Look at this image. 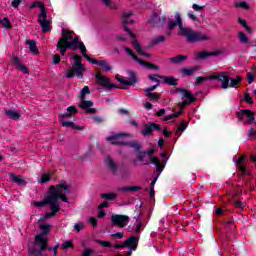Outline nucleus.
Segmentation results:
<instances>
[{
  "instance_id": "obj_1",
  "label": "nucleus",
  "mask_w": 256,
  "mask_h": 256,
  "mask_svg": "<svg viewBox=\"0 0 256 256\" xmlns=\"http://www.w3.org/2000/svg\"><path fill=\"white\" fill-rule=\"evenodd\" d=\"M75 33L73 31L69 30H62V38L58 41L57 47L60 49L61 55H65L67 53V49H72V51H77V49H80L83 57L89 61V63H92L93 65H99L101 67L102 71H111V65H109L108 61L105 60H95L89 55H87V48L85 47V44L83 42H79L78 36H73Z\"/></svg>"
},
{
  "instance_id": "obj_2",
  "label": "nucleus",
  "mask_w": 256,
  "mask_h": 256,
  "mask_svg": "<svg viewBox=\"0 0 256 256\" xmlns=\"http://www.w3.org/2000/svg\"><path fill=\"white\" fill-rule=\"evenodd\" d=\"M69 193V186L66 184L50 186L48 196L44 199V201L34 202L35 207H45V205H50L51 212H48L42 216L39 219V223H41V221H46V219H51V217H55V215L61 211L59 199H61L64 203H68L69 199L67 198V195H69Z\"/></svg>"
},
{
  "instance_id": "obj_3",
  "label": "nucleus",
  "mask_w": 256,
  "mask_h": 256,
  "mask_svg": "<svg viewBox=\"0 0 256 256\" xmlns=\"http://www.w3.org/2000/svg\"><path fill=\"white\" fill-rule=\"evenodd\" d=\"M175 19V22H168L169 31L167 32V35H171V31H173L175 27H178V35H180V37L186 38L188 43H199L201 41H209L211 39V37L205 33L195 31L191 27L183 26V22L181 21V14L176 13Z\"/></svg>"
},
{
  "instance_id": "obj_4",
  "label": "nucleus",
  "mask_w": 256,
  "mask_h": 256,
  "mask_svg": "<svg viewBox=\"0 0 256 256\" xmlns=\"http://www.w3.org/2000/svg\"><path fill=\"white\" fill-rule=\"evenodd\" d=\"M130 79H127L123 76L116 75V80L118 83L122 85V87H117L115 84L111 83V80L107 78L106 76H103V74L97 72L96 73V83L97 85H100V87H104V89H127L129 85H135V74L133 72H130Z\"/></svg>"
},
{
  "instance_id": "obj_5",
  "label": "nucleus",
  "mask_w": 256,
  "mask_h": 256,
  "mask_svg": "<svg viewBox=\"0 0 256 256\" xmlns=\"http://www.w3.org/2000/svg\"><path fill=\"white\" fill-rule=\"evenodd\" d=\"M212 81H219L221 83L222 89H229V87H239L241 83V76H237L235 79H231V74L229 72H215L211 75Z\"/></svg>"
},
{
  "instance_id": "obj_6",
  "label": "nucleus",
  "mask_w": 256,
  "mask_h": 256,
  "mask_svg": "<svg viewBox=\"0 0 256 256\" xmlns=\"http://www.w3.org/2000/svg\"><path fill=\"white\" fill-rule=\"evenodd\" d=\"M132 15L133 14L131 12H125L123 14L122 23L124 25V30L133 39L132 45L135 51H137L138 55H143L144 57H150L148 53L143 52V48H141V45H139V42L135 40V34L132 31H130L129 28H127V25H131L134 23L133 19H131Z\"/></svg>"
},
{
  "instance_id": "obj_7",
  "label": "nucleus",
  "mask_w": 256,
  "mask_h": 256,
  "mask_svg": "<svg viewBox=\"0 0 256 256\" xmlns=\"http://www.w3.org/2000/svg\"><path fill=\"white\" fill-rule=\"evenodd\" d=\"M180 95L183 100L181 103H179L180 110L178 112H174L173 114L166 116L164 118V121H170L171 119H176V117H179L181 113H183L182 109H185L187 105H191V103L195 101V96H193V94H191V92L187 90H181Z\"/></svg>"
},
{
  "instance_id": "obj_8",
  "label": "nucleus",
  "mask_w": 256,
  "mask_h": 256,
  "mask_svg": "<svg viewBox=\"0 0 256 256\" xmlns=\"http://www.w3.org/2000/svg\"><path fill=\"white\" fill-rule=\"evenodd\" d=\"M129 139H131V134L127 133H119L107 137V141L108 143H111V145H129L130 147L139 149V144L136 142H129Z\"/></svg>"
},
{
  "instance_id": "obj_9",
  "label": "nucleus",
  "mask_w": 256,
  "mask_h": 256,
  "mask_svg": "<svg viewBox=\"0 0 256 256\" xmlns=\"http://www.w3.org/2000/svg\"><path fill=\"white\" fill-rule=\"evenodd\" d=\"M35 7L40 8L38 23H40V27L42 28L43 33H49V31H51V22L47 20V10H45V5L43 4V2H34L31 5V8L35 9Z\"/></svg>"
},
{
  "instance_id": "obj_10",
  "label": "nucleus",
  "mask_w": 256,
  "mask_h": 256,
  "mask_svg": "<svg viewBox=\"0 0 256 256\" xmlns=\"http://www.w3.org/2000/svg\"><path fill=\"white\" fill-rule=\"evenodd\" d=\"M86 95H91V90H89V86H85L80 91V103L78 104V107H80V109H84L85 113L93 114L96 111L95 108H91V107H93V101L85 100L86 99Z\"/></svg>"
},
{
  "instance_id": "obj_11",
  "label": "nucleus",
  "mask_w": 256,
  "mask_h": 256,
  "mask_svg": "<svg viewBox=\"0 0 256 256\" xmlns=\"http://www.w3.org/2000/svg\"><path fill=\"white\" fill-rule=\"evenodd\" d=\"M74 64L72 68L68 70V73L66 74V77L68 79H71V77H78L81 79L83 77V71H85V67H83V64H81V56L79 55H73Z\"/></svg>"
},
{
  "instance_id": "obj_12",
  "label": "nucleus",
  "mask_w": 256,
  "mask_h": 256,
  "mask_svg": "<svg viewBox=\"0 0 256 256\" xmlns=\"http://www.w3.org/2000/svg\"><path fill=\"white\" fill-rule=\"evenodd\" d=\"M79 110L77 109V107L75 106H70L66 109V112L64 114H61L59 116L60 119V123H62L63 127H72V129H83L80 126L75 125V123L73 122H69V121H65V119H69V117H73V115H76V113H78Z\"/></svg>"
},
{
  "instance_id": "obj_13",
  "label": "nucleus",
  "mask_w": 256,
  "mask_h": 256,
  "mask_svg": "<svg viewBox=\"0 0 256 256\" xmlns=\"http://www.w3.org/2000/svg\"><path fill=\"white\" fill-rule=\"evenodd\" d=\"M40 229L42 233L35 237V243L40 247L38 253H41V251H45V249H47V234L49 233V229H51V225L40 224Z\"/></svg>"
},
{
  "instance_id": "obj_14",
  "label": "nucleus",
  "mask_w": 256,
  "mask_h": 256,
  "mask_svg": "<svg viewBox=\"0 0 256 256\" xmlns=\"http://www.w3.org/2000/svg\"><path fill=\"white\" fill-rule=\"evenodd\" d=\"M124 51H126V53L132 57V59H134V61H136L137 63H139V65H141L142 67H145V69H152L153 71H159V66L155 65V64H151L149 62H145L141 59H139L137 57V55H135V53H133V50H131V48L128 47H124Z\"/></svg>"
},
{
  "instance_id": "obj_15",
  "label": "nucleus",
  "mask_w": 256,
  "mask_h": 256,
  "mask_svg": "<svg viewBox=\"0 0 256 256\" xmlns=\"http://www.w3.org/2000/svg\"><path fill=\"white\" fill-rule=\"evenodd\" d=\"M238 119L242 123H248L249 125H253V123H255V115L253 112H251V110L247 109L241 110L238 113Z\"/></svg>"
},
{
  "instance_id": "obj_16",
  "label": "nucleus",
  "mask_w": 256,
  "mask_h": 256,
  "mask_svg": "<svg viewBox=\"0 0 256 256\" xmlns=\"http://www.w3.org/2000/svg\"><path fill=\"white\" fill-rule=\"evenodd\" d=\"M129 223V216L125 215H112V225H116L117 227H120L123 229V227H127V224Z\"/></svg>"
},
{
  "instance_id": "obj_17",
  "label": "nucleus",
  "mask_w": 256,
  "mask_h": 256,
  "mask_svg": "<svg viewBox=\"0 0 256 256\" xmlns=\"http://www.w3.org/2000/svg\"><path fill=\"white\" fill-rule=\"evenodd\" d=\"M137 243H138L137 237L132 236L128 238L124 243L116 244L114 247L115 249H123V247H130V249L135 251L137 249Z\"/></svg>"
},
{
  "instance_id": "obj_18",
  "label": "nucleus",
  "mask_w": 256,
  "mask_h": 256,
  "mask_svg": "<svg viewBox=\"0 0 256 256\" xmlns=\"http://www.w3.org/2000/svg\"><path fill=\"white\" fill-rule=\"evenodd\" d=\"M195 59H207V57H217V55H221V52L214 51V52H207V51H199L195 52L194 54Z\"/></svg>"
},
{
  "instance_id": "obj_19",
  "label": "nucleus",
  "mask_w": 256,
  "mask_h": 256,
  "mask_svg": "<svg viewBox=\"0 0 256 256\" xmlns=\"http://www.w3.org/2000/svg\"><path fill=\"white\" fill-rule=\"evenodd\" d=\"M8 176H9L10 181H12V183H16V185H21V186H23V185H26V183H27V182L25 181V178H24V177H22V176H17V175H15L14 173H9Z\"/></svg>"
},
{
  "instance_id": "obj_20",
  "label": "nucleus",
  "mask_w": 256,
  "mask_h": 256,
  "mask_svg": "<svg viewBox=\"0 0 256 256\" xmlns=\"http://www.w3.org/2000/svg\"><path fill=\"white\" fill-rule=\"evenodd\" d=\"M12 63H13V65H15L17 67V69L22 71V73H24V75H29V69L25 65L21 64V61L19 60V58L13 57Z\"/></svg>"
},
{
  "instance_id": "obj_21",
  "label": "nucleus",
  "mask_w": 256,
  "mask_h": 256,
  "mask_svg": "<svg viewBox=\"0 0 256 256\" xmlns=\"http://www.w3.org/2000/svg\"><path fill=\"white\" fill-rule=\"evenodd\" d=\"M153 131H159V125L152 123L149 125H146L144 129L142 130V135H151Z\"/></svg>"
},
{
  "instance_id": "obj_22",
  "label": "nucleus",
  "mask_w": 256,
  "mask_h": 256,
  "mask_svg": "<svg viewBox=\"0 0 256 256\" xmlns=\"http://www.w3.org/2000/svg\"><path fill=\"white\" fill-rule=\"evenodd\" d=\"M244 160H245V158L243 156H240L238 158V160L236 161V165H237L240 173H242V175H249V173H247V168L243 165Z\"/></svg>"
},
{
  "instance_id": "obj_23",
  "label": "nucleus",
  "mask_w": 256,
  "mask_h": 256,
  "mask_svg": "<svg viewBox=\"0 0 256 256\" xmlns=\"http://www.w3.org/2000/svg\"><path fill=\"white\" fill-rule=\"evenodd\" d=\"M105 163L109 167V169L112 171V173H117V164L115 163V161H113V159H111V157L109 156L106 157Z\"/></svg>"
},
{
  "instance_id": "obj_24",
  "label": "nucleus",
  "mask_w": 256,
  "mask_h": 256,
  "mask_svg": "<svg viewBox=\"0 0 256 256\" xmlns=\"http://www.w3.org/2000/svg\"><path fill=\"white\" fill-rule=\"evenodd\" d=\"M199 69H201V67L199 66H194L192 68H182L181 71L183 73V75H186L187 77L193 75L194 73H196V71H199Z\"/></svg>"
},
{
  "instance_id": "obj_25",
  "label": "nucleus",
  "mask_w": 256,
  "mask_h": 256,
  "mask_svg": "<svg viewBox=\"0 0 256 256\" xmlns=\"http://www.w3.org/2000/svg\"><path fill=\"white\" fill-rule=\"evenodd\" d=\"M149 23H151V25H153V27H157V25H159V23H161V17H159V14L153 13L149 19Z\"/></svg>"
},
{
  "instance_id": "obj_26",
  "label": "nucleus",
  "mask_w": 256,
  "mask_h": 256,
  "mask_svg": "<svg viewBox=\"0 0 256 256\" xmlns=\"http://www.w3.org/2000/svg\"><path fill=\"white\" fill-rule=\"evenodd\" d=\"M26 45L29 46L31 53H34V55L39 53V50L37 49V43L34 40H27Z\"/></svg>"
},
{
  "instance_id": "obj_27",
  "label": "nucleus",
  "mask_w": 256,
  "mask_h": 256,
  "mask_svg": "<svg viewBox=\"0 0 256 256\" xmlns=\"http://www.w3.org/2000/svg\"><path fill=\"white\" fill-rule=\"evenodd\" d=\"M185 59H187V56L185 55H177L175 57L169 58L170 63H183V61H185Z\"/></svg>"
},
{
  "instance_id": "obj_28",
  "label": "nucleus",
  "mask_w": 256,
  "mask_h": 256,
  "mask_svg": "<svg viewBox=\"0 0 256 256\" xmlns=\"http://www.w3.org/2000/svg\"><path fill=\"white\" fill-rule=\"evenodd\" d=\"M205 81H212L211 75L208 77H203V76L197 77L194 82V85H196V87H199L201 86L202 83H205Z\"/></svg>"
},
{
  "instance_id": "obj_29",
  "label": "nucleus",
  "mask_w": 256,
  "mask_h": 256,
  "mask_svg": "<svg viewBox=\"0 0 256 256\" xmlns=\"http://www.w3.org/2000/svg\"><path fill=\"white\" fill-rule=\"evenodd\" d=\"M5 113L9 119H14L15 121L21 117V115L15 110H6Z\"/></svg>"
},
{
  "instance_id": "obj_30",
  "label": "nucleus",
  "mask_w": 256,
  "mask_h": 256,
  "mask_svg": "<svg viewBox=\"0 0 256 256\" xmlns=\"http://www.w3.org/2000/svg\"><path fill=\"white\" fill-rule=\"evenodd\" d=\"M255 75H256V67L252 68V70L248 72L246 75L249 85H251V83H253V81L255 80Z\"/></svg>"
},
{
  "instance_id": "obj_31",
  "label": "nucleus",
  "mask_w": 256,
  "mask_h": 256,
  "mask_svg": "<svg viewBox=\"0 0 256 256\" xmlns=\"http://www.w3.org/2000/svg\"><path fill=\"white\" fill-rule=\"evenodd\" d=\"M51 181V173H44L40 178H38V183H49Z\"/></svg>"
},
{
  "instance_id": "obj_32",
  "label": "nucleus",
  "mask_w": 256,
  "mask_h": 256,
  "mask_svg": "<svg viewBox=\"0 0 256 256\" xmlns=\"http://www.w3.org/2000/svg\"><path fill=\"white\" fill-rule=\"evenodd\" d=\"M151 161L154 165H156V171H163V166L161 164V161L157 157H152Z\"/></svg>"
},
{
  "instance_id": "obj_33",
  "label": "nucleus",
  "mask_w": 256,
  "mask_h": 256,
  "mask_svg": "<svg viewBox=\"0 0 256 256\" xmlns=\"http://www.w3.org/2000/svg\"><path fill=\"white\" fill-rule=\"evenodd\" d=\"M161 79L168 85H177V80L173 77L161 76Z\"/></svg>"
},
{
  "instance_id": "obj_34",
  "label": "nucleus",
  "mask_w": 256,
  "mask_h": 256,
  "mask_svg": "<svg viewBox=\"0 0 256 256\" xmlns=\"http://www.w3.org/2000/svg\"><path fill=\"white\" fill-rule=\"evenodd\" d=\"M0 23L4 29H11V21H9V18L4 17L3 19L0 18Z\"/></svg>"
},
{
  "instance_id": "obj_35",
  "label": "nucleus",
  "mask_w": 256,
  "mask_h": 256,
  "mask_svg": "<svg viewBox=\"0 0 256 256\" xmlns=\"http://www.w3.org/2000/svg\"><path fill=\"white\" fill-rule=\"evenodd\" d=\"M234 7L238 9H249V5H247V2L245 1H236Z\"/></svg>"
},
{
  "instance_id": "obj_36",
  "label": "nucleus",
  "mask_w": 256,
  "mask_h": 256,
  "mask_svg": "<svg viewBox=\"0 0 256 256\" xmlns=\"http://www.w3.org/2000/svg\"><path fill=\"white\" fill-rule=\"evenodd\" d=\"M109 9H117V4L111 0H100Z\"/></svg>"
},
{
  "instance_id": "obj_37",
  "label": "nucleus",
  "mask_w": 256,
  "mask_h": 256,
  "mask_svg": "<svg viewBox=\"0 0 256 256\" xmlns=\"http://www.w3.org/2000/svg\"><path fill=\"white\" fill-rule=\"evenodd\" d=\"M238 23L244 27V29L247 31V33H253V30H251V27L247 25V21L243 20L241 18L238 19Z\"/></svg>"
},
{
  "instance_id": "obj_38",
  "label": "nucleus",
  "mask_w": 256,
  "mask_h": 256,
  "mask_svg": "<svg viewBox=\"0 0 256 256\" xmlns=\"http://www.w3.org/2000/svg\"><path fill=\"white\" fill-rule=\"evenodd\" d=\"M146 97L150 100V101H157V99H159V94L157 93H152V92H147L146 93Z\"/></svg>"
},
{
  "instance_id": "obj_39",
  "label": "nucleus",
  "mask_w": 256,
  "mask_h": 256,
  "mask_svg": "<svg viewBox=\"0 0 256 256\" xmlns=\"http://www.w3.org/2000/svg\"><path fill=\"white\" fill-rule=\"evenodd\" d=\"M102 199H107L108 201H113L115 197H117V194L115 193H107V194H101Z\"/></svg>"
},
{
  "instance_id": "obj_40",
  "label": "nucleus",
  "mask_w": 256,
  "mask_h": 256,
  "mask_svg": "<svg viewBox=\"0 0 256 256\" xmlns=\"http://www.w3.org/2000/svg\"><path fill=\"white\" fill-rule=\"evenodd\" d=\"M238 38L240 43H247L249 41V38H247V35H245L243 32L238 33Z\"/></svg>"
},
{
  "instance_id": "obj_41",
  "label": "nucleus",
  "mask_w": 256,
  "mask_h": 256,
  "mask_svg": "<svg viewBox=\"0 0 256 256\" xmlns=\"http://www.w3.org/2000/svg\"><path fill=\"white\" fill-rule=\"evenodd\" d=\"M244 100L246 103H248L249 105L253 104V98L251 97L250 93H245L244 94Z\"/></svg>"
},
{
  "instance_id": "obj_42",
  "label": "nucleus",
  "mask_w": 256,
  "mask_h": 256,
  "mask_svg": "<svg viewBox=\"0 0 256 256\" xmlns=\"http://www.w3.org/2000/svg\"><path fill=\"white\" fill-rule=\"evenodd\" d=\"M62 248H63V249H73V242H71V241H65V242L62 244Z\"/></svg>"
},
{
  "instance_id": "obj_43",
  "label": "nucleus",
  "mask_w": 256,
  "mask_h": 256,
  "mask_svg": "<svg viewBox=\"0 0 256 256\" xmlns=\"http://www.w3.org/2000/svg\"><path fill=\"white\" fill-rule=\"evenodd\" d=\"M139 190H141V187L139 186H129V187L123 188V191H139Z\"/></svg>"
},
{
  "instance_id": "obj_44",
  "label": "nucleus",
  "mask_w": 256,
  "mask_h": 256,
  "mask_svg": "<svg viewBox=\"0 0 256 256\" xmlns=\"http://www.w3.org/2000/svg\"><path fill=\"white\" fill-rule=\"evenodd\" d=\"M52 61L54 65H59V63H61V56H59V54H55L52 58Z\"/></svg>"
},
{
  "instance_id": "obj_45",
  "label": "nucleus",
  "mask_w": 256,
  "mask_h": 256,
  "mask_svg": "<svg viewBox=\"0 0 256 256\" xmlns=\"http://www.w3.org/2000/svg\"><path fill=\"white\" fill-rule=\"evenodd\" d=\"M162 76L159 75H149L148 79L151 81H155L159 85V79H161Z\"/></svg>"
},
{
  "instance_id": "obj_46",
  "label": "nucleus",
  "mask_w": 256,
  "mask_h": 256,
  "mask_svg": "<svg viewBox=\"0 0 256 256\" xmlns=\"http://www.w3.org/2000/svg\"><path fill=\"white\" fill-rule=\"evenodd\" d=\"M97 243H99V245L102 247H111V242L109 241L98 240Z\"/></svg>"
},
{
  "instance_id": "obj_47",
  "label": "nucleus",
  "mask_w": 256,
  "mask_h": 256,
  "mask_svg": "<svg viewBox=\"0 0 256 256\" xmlns=\"http://www.w3.org/2000/svg\"><path fill=\"white\" fill-rule=\"evenodd\" d=\"M84 228H85V224H83V223H77L74 225L75 231H81Z\"/></svg>"
},
{
  "instance_id": "obj_48",
  "label": "nucleus",
  "mask_w": 256,
  "mask_h": 256,
  "mask_svg": "<svg viewBox=\"0 0 256 256\" xmlns=\"http://www.w3.org/2000/svg\"><path fill=\"white\" fill-rule=\"evenodd\" d=\"M248 137L252 139H256V131L251 128L248 133Z\"/></svg>"
},
{
  "instance_id": "obj_49",
  "label": "nucleus",
  "mask_w": 256,
  "mask_h": 256,
  "mask_svg": "<svg viewBox=\"0 0 256 256\" xmlns=\"http://www.w3.org/2000/svg\"><path fill=\"white\" fill-rule=\"evenodd\" d=\"M165 41V36H157L154 39V43H163Z\"/></svg>"
},
{
  "instance_id": "obj_50",
  "label": "nucleus",
  "mask_w": 256,
  "mask_h": 256,
  "mask_svg": "<svg viewBox=\"0 0 256 256\" xmlns=\"http://www.w3.org/2000/svg\"><path fill=\"white\" fill-rule=\"evenodd\" d=\"M185 129H187V124H185L183 121L181 122V124L178 127L177 131H185Z\"/></svg>"
},
{
  "instance_id": "obj_51",
  "label": "nucleus",
  "mask_w": 256,
  "mask_h": 256,
  "mask_svg": "<svg viewBox=\"0 0 256 256\" xmlns=\"http://www.w3.org/2000/svg\"><path fill=\"white\" fill-rule=\"evenodd\" d=\"M92 119L94 123H103V118L101 116H95Z\"/></svg>"
},
{
  "instance_id": "obj_52",
  "label": "nucleus",
  "mask_w": 256,
  "mask_h": 256,
  "mask_svg": "<svg viewBox=\"0 0 256 256\" xmlns=\"http://www.w3.org/2000/svg\"><path fill=\"white\" fill-rule=\"evenodd\" d=\"M19 5H21V0H14L12 2V7H14V9H17V7H19Z\"/></svg>"
},
{
  "instance_id": "obj_53",
  "label": "nucleus",
  "mask_w": 256,
  "mask_h": 256,
  "mask_svg": "<svg viewBox=\"0 0 256 256\" xmlns=\"http://www.w3.org/2000/svg\"><path fill=\"white\" fill-rule=\"evenodd\" d=\"M103 217H105V211L100 208L98 212V219H103Z\"/></svg>"
},
{
  "instance_id": "obj_54",
  "label": "nucleus",
  "mask_w": 256,
  "mask_h": 256,
  "mask_svg": "<svg viewBox=\"0 0 256 256\" xmlns=\"http://www.w3.org/2000/svg\"><path fill=\"white\" fill-rule=\"evenodd\" d=\"M89 222L91 223V225L93 226V227H97V218H90L89 219Z\"/></svg>"
},
{
  "instance_id": "obj_55",
  "label": "nucleus",
  "mask_w": 256,
  "mask_h": 256,
  "mask_svg": "<svg viewBox=\"0 0 256 256\" xmlns=\"http://www.w3.org/2000/svg\"><path fill=\"white\" fill-rule=\"evenodd\" d=\"M192 9L194 11H201V9H203V6L197 5V4H193Z\"/></svg>"
},
{
  "instance_id": "obj_56",
  "label": "nucleus",
  "mask_w": 256,
  "mask_h": 256,
  "mask_svg": "<svg viewBox=\"0 0 256 256\" xmlns=\"http://www.w3.org/2000/svg\"><path fill=\"white\" fill-rule=\"evenodd\" d=\"M112 237H117V239H123V232H117L112 234Z\"/></svg>"
},
{
  "instance_id": "obj_57",
  "label": "nucleus",
  "mask_w": 256,
  "mask_h": 256,
  "mask_svg": "<svg viewBox=\"0 0 256 256\" xmlns=\"http://www.w3.org/2000/svg\"><path fill=\"white\" fill-rule=\"evenodd\" d=\"M144 107H145V109H147L149 111L150 109H153V104H151L150 102H146L144 104Z\"/></svg>"
},
{
  "instance_id": "obj_58",
  "label": "nucleus",
  "mask_w": 256,
  "mask_h": 256,
  "mask_svg": "<svg viewBox=\"0 0 256 256\" xmlns=\"http://www.w3.org/2000/svg\"><path fill=\"white\" fill-rule=\"evenodd\" d=\"M157 117H163L165 115V109H160L158 112H156Z\"/></svg>"
},
{
  "instance_id": "obj_59",
  "label": "nucleus",
  "mask_w": 256,
  "mask_h": 256,
  "mask_svg": "<svg viewBox=\"0 0 256 256\" xmlns=\"http://www.w3.org/2000/svg\"><path fill=\"white\" fill-rule=\"evenodd\" d=\"M157 85H159V84H156V85H154L152 87L147 88L146 89V93H151V91H155V89H157Z\"/></svg>"
},
{
  "instance_id": "obj_60",
  "label": "nucleus",
  "mask_w": 256,
  "mask_h": 256,
  "mask_svg": "<svg viewBox=\"0 0 256 256\" xmlns=\"http://www.w3.org/2000/svg\"><path fill=\"white\" fill-rule=\"evenodd\" d=\"M105 207H109V203L103 202L98 206V209H105Z\"/></svg>"
},
{
  "instance_id": "obj_61",
  "label": "nucleus",
  "mask_w": 256,
  "mask_h": 256,
  "mask_svg": "<svg viewBox=\"0 0 256 256\" xmlns=\"http://www.w3.org/2000/svg\"><path fill=\"white\" fill-rule=\"evenodd\" d=\"M91 253H93V251L87 249L83 252L82 256H91Z\"/></svg>"
},
{
  "instance_id": "obj_62",
  "label": "nucleus",
  "mask_w": 256,
  "mask_h": 256,
  "mask_svg": "<svg viewBox=\"0 0 256 256\" xmlns=\"http://www.w3.org/2000/svg\"><path fill=\"white\" fill-rule=\"evenodd\" d=\"M188 17H190V19H192V21H197V16H194L193 12H189Z\"/></svg>"
},
{
  "instance_id": "obj_63",
  "label": "nucleus",
  "mask_w": 256,
  "mask_h": 256,
  "mask_svg": "<svg viewBox=\"0 0 256 256\" xmlns=\"http://www.w3.org/2000/svg\"><path fill=\"white\" fill-rule=\"evenodd\" d=\"M164 143H165V140H163V139H160V140L158 141V146L160 147V149H163Z\"/></svg>"
},
{
  "instance_id": "obj_64",
  "label": "nucleus",
  "mask_w": 256,
  "mask_h": 256,
  "mask_svg": "<svg viewBox=\"0 0 256 256\" xmlns=\"http://www.w3.org/2000/svg\"><path fill=\"white\" fill-rule=\"evenodd\" d=\"M235 207H239V208L243 207V202L237 200V201L235 202Z\"/></svg>"
}]
</instances>
